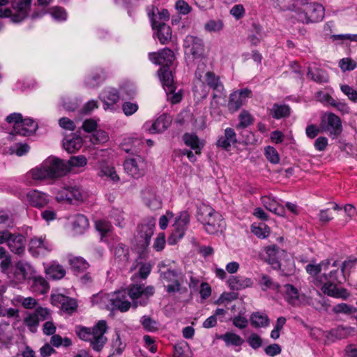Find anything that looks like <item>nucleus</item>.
Wrapping results in <instances>:
<instances>
[{
	"label": "nucleus",
	"mask_w": 357,
	"mask_h": 357,
	"mask_svg": "<svg viewBox=\"0 0 357 357\" xmlns=\"http://www.w3.org/2000/svg\"><path fill=\"white\" fill-rule=\"evenodd\" d=\"M337 271H332L328 275L322 274L314 279V284L321 287L324 294L334 298L347 299L349 296L346 289L337 287L336 275Z\"/></svg>",
	"instance_id": "nucleus-4"
},
{
	"label": "nucleus",
	"mask_w": 357,
	"mask_h": 357,
	"mask_svg": "<svg viewBox=\"0 0 357 357\" xmlns=\"http://www.w3.org/2000/svg\"><path fill=\"white\" fill-rule=\"evenodd\" d=\"M263 205L266 209L278 215H284V209L282 206L280 205L275 199L269 196H264L261 197Z\"/></svg>",
	"instance_id": "nucleus-31"
},
{
	"label": "nucleus",
	"mask_w": 357,
	"mask_h": 357,
	"mask_svg": "<svg viewBox=\"0 0 357 357\" xmlns=\"http://www.w3.org/2000/svg\"><path fill=\"white\" fill-rule=\"evenodd\" d=\"M155 292L152 286H144V284H131L128 290L116 291L112 294H105L101 296H96L93 302H98L100 298L101 305H104L108 310H118L122 312H127L131 303L128 299V295L132 301V306L136 308L138 306L146 305L151 296Z\"/></svg>",
	"instance_id": "nucleus-1"
},
{
	"label": "nucleus",
	"mask_w": 357,
	"mask_h": 357,
	"mask_svg": "<svg viewBox=\"0 0 357 357\" xmlns=\"http://www.w3.org/2000/svg\"><path fill=\"white\" fill-rule=\"evenodd\" d=\"M174 357H193V354L189 344L183 341L174 345Z\"/></svg>",
	"instance_id": "nucleus-39"
},
{
	"label": "nucleus",
	"mask_w": 357,
	"mask_h": 357,
	"mask_svg": "<svg viewBox=\"0 0 357 357\" xmlns=\"http://www.w3.org/2000/svg\"><path fill=\"white\" fill-rule=\"evenodd\" d=\"M271 114L276 119L287 117L290 114V108L287 105L274 104Z\"/></svg>",
	"instance_id": "nucleus-42"
},
{
	"label": "nucleus",
	"mask_w": 357,
	"mask_h": 357,
	"mask_svg": "<svg viewBox=\"0 0 357 357\" xmlns=\"http://www.w3.org/2000/svg\"><path fill=\"white\" fill-rule=\"evenodd\" d=\"M84 192L79 186L68 185L60 190L56 195V199L58 202H66L73 203V201L80 202L84 199Z\"/></svg>",
	"instance_id": "nucleus-13"
},
{
	"label": "nucleus",
	"mask_w": 357,
	"mask_h": 357,
	"mask_svg": "<svg viewBox=\"0 0 357 357\" xmlns=\"http://www.w3.org/2000/svg\"><path fill=\"white\" fill-rule=\"evenodd\" d=\"M197 214L198 220L204 225L207 233L214 234L225 228V224L222 215L209 205L199 204Z\"/></svg>",
	"instance_id": "nucleus-3"
},
{
	"label": "nucleus",
	"mask_w": 357,
	"mask_h": 357,
	"mask_svg": "<svg viewBox=\"0 0 357 357\" xmlns=\"http://www.w3.org/2000/svg\"><path fill=\"white\" fill-rule=\"evenodd\" d=\"M22 120V116L20 113L10 114L6 117V121L8 123L13 124V133L15 134L17 129L20 128L21 121Z\"/></svg>",
	"instance_id": "nucleus-59"
},
{
	"label": "nucleus",
	"mask_w": 357,
	"mask_h": 357,
	"mask_svg": "<svg viewBox=\"0 0 357 357\" xmlns=\"http://www.w3.org/2000/svg\"><path fill=\"white\" fill-rule=\"evenodd\" d=\"M320 129L328 133L332 138H336L342 131L340 118L332 112L325 113L321 119Z\"/></svg>",
	"instance_id": "nucleus-8"
},
{
	"label": "nucleus",
	"mask_w": 357,
	"mask_h": 357,
	"mask_svg": "<svg viewBox=\"0 0 357 357\" xmlns=\"http://www.w3.org/2000/svg\"><path fill=\"white\" fill-rule=\"evenodd\" d=\"M29 146L27 144L17 143L10 148L11 153H15L18 156H22L29 151Z\"/></svg>",
	"instance_id": "nucleus-63"
},
{
	"label": "nucleus",
	"mask_w": 357,
	"mask_h": 357,
	"mask_svg": "<svg viewBox=\"0 0 357 357\" xmlns=\"http://www.w3.org/2000/svg\"><path fill=\"white\" fill-rule=\"evenodd\" d=\"M100 98L104 103V109H112L115 103L119 100V96L116 89H109L105 90L100 95Z\"/></svg>",
	"instance_id": "nucleus-27"
},
{
	"label": "nucleus",
	"mask_w": 357,
	"mask_h": 357,
	"mask_svg": "<svg viewBox=\"0 0 357 357\" xmlns=\"http://www.w3.org/2000/svg\"><path fill=\"white\" fill-rule=\"evenodd\" d=\"M252 91L248 89H243L232 92L229 97L227 108L230 112H237L250 97Z\"/></svg>",
	"instance_id": "nucleus-16"
},
{
	"label": "nucleus",
	"mask_w": 357,
	"mask_h": 357,
	"mask_svg": "<svg viewBox=\"0 0 357 357\" xmlns=\"http://www.w3.org/2000/svg\"><path fill=\"white\" fill-rule=\"evenodd\" d=\"M69 264L74 271H83L89 267L86 260L79 257H71L69 258Z\"/></svg>",
	"instance_id": "nucleus-47"
},
{
	"label": "nucleus",
	"mask_w": 357,
	"mask_h": 357,
	"mask_svg": "<svg viewBox=\"0 0 357 357\" xmlns=\"http://www.w3.org/2000/svg\"><path fill=\"white\" fill-rule=\"evenodd\" d=\"M32 0H13L12 14L8 17L14 23L23 21L28 15Z\"/></svg>",
	"instance_id": "nucleus-14"
},
{
	"label": "nucleus",
	"mask_w": 357,
	"mask_h": 357,
	"mask_svg": "<svg viewBox=\"0 0 357 357\" xmlns=\"http://www.w3.org/2000/svg\"><path fill=\"white\" fill-rule=\"evenodd\" d=\"M183 48L187 56L193 59L199 58L204 53V43L201 38L188 35L183 41Z\"/></svg>",
	"instance_id": "nucleus-15"
},
{
	"label": "nucleus",
	"mask_w": 357,
	"mask_h": 357,
	"mask_svg": "<svg viewBox=\"0 0 357 357\" xmlns=\"http://www.w3.org/2000/svg\"><path fill=\"white\" fill-rule=\"evenodd\" d=\"M26 197L29 204L36 208H43L49 203L47 195L37 190H30Z\"/></svg>",
	"instance_id": "nucleus-24"
},
{
	"label": "nucleus",
	"mask_w": 357,
	"mask_h": 357,
	"mask_svg": "<svg viewBox=\"0 0 357 357\" xmlns=\"http://www.w3.org/2000/svg\"><path fill=\"white\" fill-rule=\"evenodd\" d=\"M38 128V124L33 119L26 118L22 119L20 128L17 130L15 134L22 136L29 135L34 132Z\"/></svg>",
	"instance_id": "nucleus-28"
},
{
	"label": "nucleus",
	"mask_w": 357,
	"mask_h": 357,
	"mask_svg": "<svg viewBox=\"0 0 357 357\" xmlns=\"http://www.w3.org/2000/svg\"><path fill=\"white\" fill-rule=\"evenodd\" d=\"M278 252L279 248L275 245L268 246L266 248V252L268 256L267 261L270 264L273 265L275 268L279 266V261L278 260Z\"/></svg>",
	"instance_id": "nucleus-46"
},
{
	"label": "nucleus",
	"mask_w": 357,
	"mask_h": 357,
	"mask_svg": "<svg viewBox=\"0 0 357 357\" xmlns=\"http://www.w3.org/2000/svg\"><path fill=\"white\" fill-rule=\"evenodd\" d=\"M331 261L329 259L321 261L319 264H309L306 266L305 270L312 276L318 275L322 270H327Z\"/></svg>",
	"instance_id": "nucleus-41"
},
{
	"label": "nucleus",
	"mask_w": 357,
	"mask_h": 357,
	"mask_svg": "<svg viewBox=\"0 0 357 357\" xmlns=\"http://www.w3.org/2000/svg\"><path fill=\"white\" fill-rule=\"evenodd\" d=\"M7 243L11 252L17 255L24 252L26 240L24 236L20 234H12L8 230L0 231V244Z\"/></svg>",
	"instance_id": "nucleus-9"
},
{
	"label": "nucleus",
	"mask_w": 357,
	"mask_h": 357,
	"mask_svg": "<svg viewBox=\"0 0 357 357\" xmlns=\"http://www.w3.org/2000/svg\"><path fill=\"white\" fill-rule=\"evenodd\" d=\"M183 141L188 146L195 151V154H201L204 143L194 134L186 133L183 135Z\"/></svg>",
	"instance_id": "nucleus-30"
},
{
	"label": "nucleus",
	"mask_w": 357,
	"mask_h": 357,
	"mask_svg": "<svg viewBox=\"0 0 357 357\" xmlns=\"http://www.w3.org/2000/svg\"><path fill=\"white\" fill-rule=\"evenodd\" d=\"M144 199L146 205L152 210H155L161 207V202L154 194H151L150 197H147L146 193H144Z\"/></svg>",
	"instance_id": "nucleus-62"
},
{
	"label": "nucleus",
	"mask_w": 357,
	"mask_h": 357,
	"mask_svg": "<svg viewBox=\"0 0 357 357\" xmlns=\"http://www.w3.org/2000/svg\"><path fill=\"white\" fill-rule=\"evenodd\" d=\"M112 350L113 353L111 356H114L115 354L121 355L126 348V344L121 340L119 334L116 333L115 339L112 342Z\"/></svg>",
	"instance_id": "nucleus-57"
},
{
	"label": "nucleus",
	"mask_w": 357,
	"mask_h": 357,
	"mask_svg": "<svg viewBox=\"0 0 357 357\" xmlns=\"http://www.w3.org/2000/svg\"><path fill=\"white\" fill-rule=\"evenodd\" d=\"M190 222V215L188 211H183L180 213L174 222V231L168 238V243L174 245L178 239L183 238Z\"/></svg>",
	"instance_id": "nucleus-12"
},
{
	"label": "nucleus",
	"mask_w": 357,
	"mask_h": 357,
	"mask_svg": "<svg viewBox=\"0 0 357 357\" xmlns=\"http://www.w3.org/2000/svg\"><path fill=\"white\" fill-rule=\"evenodd\" d=\"M229 287L234 291H241L246 288H250L254 284V280L251 278L245 275H233L227 281Z\"/></svg>",
	"instance_id": "nucleus-23"
},
{
	"label": "nucleus",
	"mask_w": 357,
	"mask_h": 357,
	"mask_svg": "<svg viewBox=\"0 0 357 357\" xmlns=\"http://www.w3.org/2000/svg\"><path fill=\"white\" fill-rule=\"evenodd\" d=\"M150 61L156 65H162L169 68L173 63L175 59L174 52L169 48H165L158 52H151L149 54Z\"/></svg>",
	"instance_id": "nucleus-20"
},
{
	"label": "nucleus",
	"mask_w": 357,
	"mask_h": 357,
	"mask_svg": "<svg viewBox=\"0 0 357 357\" xmlns=\"http://www.w3.org/2000/svg\"><path fill=\"white\" fill-rule=\"evenodd\" d=\"M284 298L291 305L294 306L300 304L299 293L296 288L291 284L284 286Z\"/></svg>",
	"instance_id": "nucleus-32"
},
{
	"label": "nucleus",
	"mask_w": 357,
	"mask_h": 357,
	"mask_svg": "<svg viewBox=\"0 0 357 357\" xmlns=\"http://www.w3.org/2000/svg\"><path fill=\"white\" fill-rule=\"evenodd\" d=\"M105 78V75L102 70L95 75H89L85 80L86 84L90 87H95L102 82Z\"/></svg>",
	"instance_id": "nucleus-53"
},
{
	"label": "nucleus",
	"mask_w": 357,
	"mask_h": 357,
	"mask_svg": "<svg viewBox=\"0 0 357 357\" xmlns=\"http://www.w3.org/2000/svg\"><path fill=\"white\" fill-rule=\"evenodd\" d=\"M13 218L8 212L0 211V230H6L7 228L13 227Z\"/></svg>",
	"instance_id": "nucleus-48"
},
{
	"label": "nucleus",
	"mask_w": 357,
	"mask_h": 357,
	"mask_svg": "<svg viewBox=\"0 0 357 357\" xmlns=\"http://www.w3.org/2000/svg\"><path fill=\"white\" fill-rule=\"evenodd\" d=\"M265 155L266 159L273 164H278L280 162V155L276 149L272 146L265 148Z\"/></svg>",
	"instance_id": "nucleus-60"
},
{
	"label": "nucleus",
	"mask_w": 357,
	"mask_h": 357,
	"mask_svg": "<svg viewBox=\"0 0 357 357\" xmlns=\"http://www.w3.org/2000/svg\"><path fill=\"white\" fill-rule=\"evenodd\" d=\"M29 177L35 181H50L51 178L45 167L44 163L42 162L39 165L31 169L28 173Z\"/></svg>",
	"instance_id": "nucleus-29"
},
{
	"label": "nucleus",
	"mask_w": 357,
	"mask_h": 357,
	"mask_svg": "<svg viewBox=\"0 0 357 357\" xmlns=\"http://www.w3.org/2000/svg\"><path fill=\"white\" fill-rule=\"evenodd\" d=\"M206 84L214 90L213 98L211 102V115L216 120H220L221 111L220 109V100L224 99V86L219 78L212 72H207L205 75Z\"/></svg>",
	"instance_id": "nucleus-6"
},
{
	"label": "nucleus",
	"mask_w": 357,
	"mask_h": 357,
	"mask_svg": "<svg viewBox=\"0 0 357 357\" xmlns=\"http://www.w3.org/2000/svg\"><path fill=\"white\" fill-rule=\"evenodd\" d=\"M32 289L40 294H45L49 290L47 282L42 277H36L33 279Z\"/></svg>",
	"instance_id": "nucleus-45"
},
{
	"label": "nucleus",
	"mask_w": 357,
	"mask_h": 357,
	"mask_svg": "<svg viewBox=\"0 0 357 357\" xmlns=\"http://www.w3.org/2000/svg\"><path fill=\"white\" fill-rule=\"evenodd\" d=\"M307 75L310 79L319 84L326 83L328 82V76L327 73L321 69H312L309 68Z\"/></svg>",
	"instance_id": "nucleus-37"
},
{
	"label": "nucleus",
	"mask_w": 357,
	"mask_h": 357,
	"mask_svg": "<svg viewBox=\"0 0 357 357\" xmlns=\"http://www.w3.org/2000/svg\"><path fill=\"white\" fill-rule=\"evenodd\" d=\"M236 135L233 128H227L225 130L224 135L220 136L217 141V146L225 150H229L231 145L236 143Z\"/></svg>",
	"instance_id": "nucleus-25"
},
{
	"label": "nucleus",
	"mask_w": 357,
	"mask_h": 357,
	"mask_svg": "<svg viewBox=\"0 0 357 357\" xmlns=\"http://www.w3.org/2000/svg\"><path fill=\"white\" fill-rule=\"evenodd\" d=\"M107 331V323L105 321H99L93 328L77 327L76 333L78 337L84 340L90 342L93 350L99 351L105 345L107 338L104 334Z\"/></svg>",
	"instance_id": "nucleus-2"
},
{
	"label": "nucleus",
	"mask_w": 357,
	"mask_h": 357,
	"mask_svg": "<svg viewBox=\"0 0 357 357\" xmlns=\"http://www.w3.org/2000/svg\"><path fill=\"white\" fill-rule=\"evenodd\" d=\"M252 232L259 238H264L270 234V228L264 223L252 226Z\"/></svg>",
	"instance_id": "nucleus-54"
},
{
	"label": "nucleus",
	"mask_w": 357,
	"mask_h": 357,
	"mask_svg": "<svg viewBox=\"0 0 357 357\" xmlns=\"http://www.w3.org/2000/svg\"><path fill=\"white\" fill-rule=\"evenodd\" d=\"M46 273L53 280H60L65 276L66 270L60 264H52L46 269Z\"/></svg>",
	"instance_id": "nucleus-40"
},
{
	"label": "nucleus",
	"mask_w": 357,
	"mask_h": 357,
	"mask_svg": "<svg viewBox=\"0 0 357 357\" xmlns=\"http://www.w3.org/2000/svg\"><path fill=\"white\" fill-rule=\"evenodd\" d=\"M52 250V245L47 241L45 236H34L29 242V250L33 256L45 255Z\"/></svg>",
	"instance_id": "nucleus-18"
},
{
	"label": "nucleus",
	"mask_w": 357,
	"mask_h": 357,
	"mask_svg": "<svg viewBox=\"0 0 357 357\" xmlns=\"http://www.w3.org/2000/svg\"><path fill=\"white\" fill-rule=\"evenodd\" d=\"M260 284L263 290L272 289L278 291L280 288V285L273 282L268 276L263 275L260 281Z\"/></svg>",
	"instance_id": "nucleus-56"
},
{
	"label": "nucleus",
	"mask_w": 357,
	"mask_h": 357,
	"mask_svg": "<svg viewBox=\"0 0 357 357\" xmlns=\"http://www.w3.org/2000/svg\"><path fill=\"white\" fill-rule=\"evenodd\" d=\"M66 164L68 165L69 172L73 167H82L86 165L87 159L85 156L79 155L70 157Z\"/></svg>",
	"instance_id": "nucleus-51"
},
{
	"label": "nucleus",
	"mask_w": 357,
	"mask_h": 357,
	"mask_svg": "<svg viewBox=\"0 0 357 357\" xmlns=\"http://www.w3.org/2000/svg\"><path fill=\"white\" fill-rule=\"evenodd\" d=\"M140 324H142L143 328L149 332L156 331L158 328V324L157 321L146 315L141 317Z\"/></svg>",
	"instance_id": "nucleus-49"
},
{
	"label": "nucleus",
	"mask_w": 357,
	"mask_h": 357,
	"mask_svg": "<svg viewBox=\"0 0 357 357\" xmlns=\"http://www.w3.org/2000/svg\"><path fill=\"white\" fill-rule=\"evenodd\" d=\"M82 145V140L80 137H73L70 139H65L63 142V148L68 153H73L79 150Z\"/></svg>",
	"instance_id": "nucleus-43"
},
{
	"label": "nucleus",
	"mask_w": 357,
	"mask_h": 357,
	"mask_svg": "<svg viewBox=\"0 0 357 357\" xmlns=\"http://www.w3.org/2000/svg\"><path fill=\"white\" fill-rule=\"evenodd\" d=\"M160 278L167 293L174 294L180 291L184 278L181 272L167 269L160 273Z\"/></svg>",
	"instance_id": "nucleus-7"
},
{
	"label": "nucleus",
	"mask_w": 357,
	"mask_h": 357,
	"mask_svg": "<svg viewBox=\"0 0 357 357\" xmlns=\"http://www.w3.org/2000/svg\"><path fill=\"white\" fill-rule=\"evenodd\" d=\"M324 8L320 3L305 2L296 8L294 17L303 23H317L324 19Z\"/></svg>",
	"instance_id": "nucleus-5"
},
{
	"label": "nucleus",
	"mask_w": 357,
	"mask_h": 357,
	"mask_svg": "<svg viewBox=\"0 0 357 357\" xmlns=\"http://www.w3.org/2000/svg\"><path fill=\"white\" fill-rule=\"evenodd\" d=\"M39 322V319L34 312L28 314L24 319V325L32 333H35L37 331Z\"/></svg>",
	"instance_id": "nucleus-50"
},
{
	"label": "nucleus",
	"mask_w": 357,
	"mask_h": 357,
	"mask_svg": "<svg viewBox=\"0 0 357 357\" xmlns=\"http://www.w3.org/2000/svg\"><path fill=\"white\" fill-rule=\"evenodd\" d=\"M158 75L165 91L172 92L176 89V86L174 83L172 72L169 68H161L158 70Z\"/></svg>",
	"instance_id": "nucleus-26"
},
{
	"label": "nucleus",
	"mask_w": 357,
	"mask_h": 357,
	"mask_svg": "<svg viewBox=\"0 0 357 357\" xmlns=\"http://www.w3.org/2000/svg\"><path fill=\"white\" fill-rule=\"evenodd\" d=\"M30 266L26 262L20 261L15 265V271L13 278L16 282H22L25 280Z\"/></svg>",
	"instance_id": "nucleus-34"
},
{
	"label": "nucleus",
	"mask_w": 357,
	"mask_h": 357,
	"mask_svg": "<svg viewBox=\"0 0 357 357\" xmlns=\"http://www.w3.org/2000/svg\"><path fill=\"white\" fill-rule=\"evenodd\" d=\"M125 172L130 176L139 178L143 176L147 169V162L139 155L127 158L123 163Z\"/></svg>",
	"instance_id": "nucleus-11"
},
{
	"label": "nucleus",
	"mask_w": 357,
	"mask_h": 357,
	"mask_svg": "<svg viewBox=\"0 0 357 357\" xmlns=\"http://www.w3.org/2000/svg\"><path fill=\"white\" fill-rule=\"evenodd\" d=\"M108 139L109 137L107 132L101 130L96 131L90 136V141L94 144L105 143Z\"/></svg>",
	"instance_id": "nucleus-58"
},
{
	"label": "nucleus",
	"mask_w": 357,
	"mask_h": 357,
	"mask_svg": "<svg viewBox=\"0 0 357 357\" xmlns=\"http://www.w3.org/2000/svg\"><path fill=\"white\" fill-rule=\"evenodd\" d=\"M220 338L225 342L227 346L232 345L238 347L241 346L244 342L243 339L241 336L230 332L222 335Z\"/></svg>",
	"instance_id": "nucleus-44"
},
{
	"label": "nucleus",
	"mask_w": 357,
	"mask_h": 357,
	"mask_svg": "<svg viewBox=\"0 0 357 357\" xmlns=\"http://www.w3.org/2000/svg\"><path fill=\"white\" fill-rule=\"evenodd\" d=\"M172 123V118L167 114L160 116L154 122L150 123L146 122L143 128L151 134H156L164 132Z\"/></svg>",
	"instance_id": "nucleus-22"
},
{
	"label": "nucleus",
	"mask_w": 357,
	"mask_h": 357,
	"mask_svg": "<svg viewBox=\"0 0 357 357\" xmlns=\"http://www.w3.org/2000/svg\"><path fill=\"white\" fill-rule=\"evenodd\" d=\"M239 119V123L237 125V128H244L248 126H249L250 124H252L253 121V118L252 115L245 110H243L238 116Z\"/></svg>",
	"instance_id": "nucleus-55"
},
{
	"label": "nucleus",
	"mask_w": 357,
	"mask_h": 357,
	"mask_svg": "<svg viewBox=\"0 0 357 357\" xmlns=\"http://www.w3.org/2000/svg\"><path fill=\"white\" fill-rule=\"evenodd\" d=\"M100 171L98 175L101 177L105 176L112 181H118L119 177L118 176L114 168L108 165L105 161H102L100 164Z\"/></svg>",
	"instance_id": "nucleus-35"
},
{
	"label": "nucleus",
	"mask_w": 357,
	"mask_h": 357,
	"mask_svg": "<svg viewBox=\"0 0 357 357\" xmlns=\"http://www.w3.org/2000/svg\"><path fill=\"white\" fill-rule=\"evenodd\" d=\"M51 301L54 305L60 306L61 310L68 314H72L77 307V302L75 299L67 297L61 294H52Z\"/></svg>",
	"instance_id": "nucleus-21"
},
{
	"label": "nucleus",
	"mask_w": 357,
	"mask_h": 357,
	"mask_svg": "<svg viewBox=\"0 0 357 357\" xmlns=\"http://www.w3.org/2000/svg\"><path fill=\"white\" fill-rule=\"evenodd\" d=\"M356 331L354 328L350 326H340L334 329H332L330 334L337 339H344L350 335H354Z\"/></svg>",
	"instance_id": "nucleus-36"
},
{
	"label": "nucleus",
	"mask_w": 357,
	"mask_h": 357,
	"mask_svg": "<svg viewBox=\"0 0 357 357\" xmlns=\"http://www.w3.org/2000/svg\"><path fill=\"white\" fill-rule=\"evenodd\" d=\"M148 15L151 22L152 28L155 31V34L160 43L162 45L168 43L172 37L171 27L162 22L156 20L153 16L151 17L150 13Z\"/></svg>",
	"instance_id": "nucleus-19"
},
{
	"label": "nucleus",
	"mask_w": 357,
	"mask_h": 357,
	"mask_svg": "<svg viewBox=\"0 0 357 357\" xmlns=\"http://www.w3.org/2000/svg\"><path fill=\"white\" fill-rule=\"evenodd\" d=\"M43 162L51 178V181H54L69 172L68 165L66 162L58 158L50 156Z\"/></svg>",
	"instance_id": "nucleus-10"
},
{
	"label": "nucleus",
	"mask_w": 357,
	"mask_h": 357,
	"mask_svg": "<svg viewBox=\"0 0 357 357\" xmlns=\"http://www.w3.org/2000/svg\"><path fill=\"white\" fill-rule=\"evenodd\" d=\"M155 220L153 218H147L137 227V238H140L143 246H148L151 236L154 232Z\"/></svg>",
	"instance_id": "nucleus-17"
},
{
	"label": "nucleus",
	"mask_w": 357,
	"mask_h": 357,
	"mask_svg": "<svg viewBox=\"0 0 357 357\" xmlns=\"http://www.w3.org/2000/svg\"><path fill=\"white\" fill-rule=\"evenodd\" d=\"M88 219L84 215L77 214L72 222L73 229L76 234H82L89 227Z\"/></svg>",
	"instance_id": "nucleus-33"
},
{
	"label": "nucleus",
	"mask_w": 357,
	"mask_h": 357,
	"mask_svg": "<svg viewBox=\"0 0 357 357\" xmlns=\"http://www.w3.org/2000/svg\"><path fill=\"white\" fill-rule=\"evenodd\" d=\"M49 13L56 21H65L67 19V13L64 8L59 6H54L49 9Z\"/></svg>",
	"instance_id": "nucleus-52"
},
{
	"label": "nucleus",
	"mask_w": 357,
	"mask_h": 357,
	"mask_svg": "<svg viewBox=\"0 0 357 357\" xmlns=\"http://www.w3.org/2000/svg\"><path fill=\"white\" fill-rule=\"evenodd\" d=\"M114 255L119 261L128 260V249L122 244H119L114 248Z\"/></svg>",
	"instance_id": "nucleus-61"
},
{
	"label": "nucleus",
	"mask_w": 357,
	"mask_h": 357,
	"mask_svg": "<svg viewBox=\"0 0 357 357\" xmlns=\"http://www.w3.org/2000/svg\"><path fill=\"white\" fill-rule=\"evenodd\" d=\"M340 89L342 92L346 95L350 100L354 102H357V91L347 84L341 85Z\"/></svg>",
	"instance_id": "nucleus-64"
},
{
	"label": "nucleus",
	"mask_w": 357,
	"mask_h": 357,
	"mask_svg": "<svg viewBox=\"0 0 357 357\" xmlns=\"http://www.w3.org/2000/svg\"><path fill=\"white\" fill-rule=\"evenodd\" d=\"M250 322L255 328H264L268 326L269 319L266 314L257 312L251 314Z\"/></svg>",
	"instance_id": "nucleus-38"
}]
</instances>
